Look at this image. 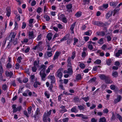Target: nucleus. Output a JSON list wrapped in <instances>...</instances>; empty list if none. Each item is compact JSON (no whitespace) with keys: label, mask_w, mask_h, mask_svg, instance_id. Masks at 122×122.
<instances>
[{"label":"nucleus","mask_w":122,"mask_h":122,"mask_svg":"<svg viewBox=\"0 0 122 122\" xmlns=\"http://www.w3.org/2000/svg\"><path fill=\"white\" fill-rule=\"evenodd\" d=\"M15 36L16 34L14 32H11L10 33V35L6 37V39L4 41V42H5V43L7 40H9L10 42H13L14 40Z\"/></svg>","instance_id":"f257e3e1"},{"label":"nucleus","mask_w":122,"mask_h":122,"mask_svg":"<svg viewBox=\"0 0 122 122\" xmlns=\"http://www.w3.org/2000/svg\"><path fill=\"white\" fill-rule=\"evenodd\" d=\"M52 110L51 109L49 111H46V112H45L44 114L43 117V120L44 122H47V117L51 115Z\"/></svg>","instance_id":"f03ea898"},{"label":"nucleus","mask_w":122,"mask_h":122,"mask_svg":"<svg viewBox=\"0 0 122 122\" xmlns=\"http://www.w3.org/2000/svg\"><path fill=\"white\" fill-rule=\"evenodd\" d=\"M63 69L62 68H60L56 72V74L55 75L56 76L59 78L60 79H61L62 76V74L61 71H63Z\"/></svg>","instance_id":"7ed1b4c3"},{"label":"nucleus","mask_w":122,"mask_h":122,"mask_svg":"<svg viewBox=\"0 0 122 122\" xmlns=\"http://www.w3.org/2000/svg\"><path fill=\"white\" fill-rule=\"evenodd\" d=\"M92 23L94 25H97L100 27H104V26H106V25L105 24L103 23L101 21H93L92 22Z\"/></svg>","instance_id":"20e7f679"},{"label":"nucleus","mask_w":122,"mask_h":122,"mask_svg":"<svg viewBox=\"0 0 122 122\" xmlns=\"http://www.w3.org/2000/svg\"><path fill=\"white\" fill-rule=\"evenodd\" d=\"M58 18L64 23H66L67 22V20L65 16L63 14H62L58 16Z\"/></svg>","instance_id":"39448f33"},{"label":"nucleus","mask_w":122,"mask_h":122,"mask_svg":"<svg viewBox=\"0 0 122 122\" xmlns=\"http://www.w3.org/2000/svg\"><path fill=\"white\" fill-rule=\"evenodd\" d=\"M47 66L44 65H41L38 68L39 70H41L40 72H45L46 69L47 68Z\"/></svg>","instance_id":"423d86ee"},{"label":"nucleus","mask_w":122,"mask_h":122,"mask_svg":"<svg viewBox=\"0 0 122 122\" xmlns=\"http://www.w3.org/2000/svg\"><path fill=\"white\" fill-rule=\"evenodd\" d=\"M40 75L41 77V80L43 81H45L46 79V76L45 72H40Z\"/></svg>","instance_id":"0eeeda50"},{"label":"nucleus","mask_w":122,"mask_h":122,"mask_svg":"<svg viewBox=\"0 0 122 122\" xmlns=\"http://www.w3.org/2000/svg\"><path fill=\"white\" fill-rule=\"evenodd\" d=\"M48 78H49L51 80V83H54L55 82V77L54 76L49 75L48 76Z\"/></svg>","instance_id":"6e6552de"},{"label":"nucleus","mask_w":122,"mask_h":122,"mask_svg":"<svg viewBox=\"0 0 122 122\" xmlns=\"http://www.w3.org/2000/svg\"><path fill=\"white\" fill-rule=\"evenodd\" d=\"M112 11H108V13H107L106 15V18L107 19H108L110 17H111L112 14Z\"/></svg>","instance_id":"1a4fd4ad"},{"label":"nucleus","mask_w":122,"mask_h":122,"mask_svg":"<svg viewBox=\"0 0 122 122\" xmlns=\"http://www.w3.org/2000/svg\"><path fill=\"white\" fill-rule=\"evenodd\" d=\"M104 81L105 83L106 84L111 83L112 82V81L108 76H107L105 80Z\"/></svg>","instance_id":"9d476101"},{"label":"nucleus","mask_w":122,"mask_h":122,"mask_svg":"<svg viewBox=\"0 0 122 122\" xmlns=\"http://www.w3.org/2000/svg\"><path fill=\"white\" fill-rule=\"evenodd\" d=\"M118 3L117 2H115L112 1L110 3L109 5L111 6H113V7H114L117 5Z\"/></svg>","instance_id":"9b49d317"},{"label":"nucleus","mask_w":122,"mask_h":122,"mask_svg":"<svg viewBox=\"0 0 122 122\" xmlns=\"http://www.w3.org/2000/svg\"><path fill=\"white\" fill-rule=\"evenodd\" d=\"M29 34V39H32L35 38V36L34 35L33 32V31L30 32Z\"/></svg>","instance_id":"f8f14e48"},{"label":"nucleus","mask_w":122,"mask_h":122,"mask_svg":"<svg viewBox=\"0 0 122 122\" xmlns=\"http://www.w3.org/2000/svg\"><path fill=\"white\" fill-rule=\"evenodd\" d=\"M39 60H35L34 62V65L36 67H39Z\"/></svg>","instance_id":"ddd939ff"},{"label":"nucleus","mask_w":122,"mask_h":122,"mask_svg":"<svg viewBox=\"0 0 122 122\" xmlns=\"http://www.w3.org/2000/svg\"><path fill=\"white\" fill-rule=\"evenodd\" d=\"M121 96L120 95L117 96V97L116 99H115L114 101V102L115 104L117 103L118 102H120L121 100Z\"/></svg>","instance_id":"4468645a"},{"label":"nucleus","mask_w":122,"mask_h":122,"mask_svg":"<svg viewBox=\"0 0 122 122\" xmlns=\"http://www.w3.org/2000/svg\"><path fill=\"white\" fill-rule=\"evenodd\" d=\"M39 115L38 114L35 113L34 115H32L31 117L32 118H34V120L35 121H37L38 120Z\"/></svg>","instance_id":"2eb2a0df"},{"label":"nucleus","mask_w":122,"mask_h":122,"mask_svg":"<svg viewBox=\"0 0 122 122\" xmlns=\"http://www.w3.org/2000/svg\"><path fill=\"white\" fill-rule=\"evenodd\" d=\"M108 76H106L104 74H100L99 76L101 79L102 80H104Z\"/></svg>","instance_id":"dca6fc26"},{"label":"nucleus","mask_w":122,"mask_h":122,"mask_svg":"<svg viewBox=\"0 0 122 122\" xmlns=\"http://www.w3.org/2000/svg\"><path fill=\"white\" fill-rule=\"evenodd\" d=\"M5 74L7 76H10V77L11 78L12 76L13 73L11 71L9 72L7 71H6L5 72Z\"/></svg>","instance_id":"f3484780"},{"label":"nucleus","mask_w":122,"mask_h":122,"mask_svg":"<svg viewBox=\"0 0 122 122\" xmlns=\"http://www.w3.org/2000/svg\"><path fill=\"white\" fill-rule=\"evenodd\" d=\"M71 111L72 112L75 113L77 112L78 111V110L77 109V107L75 106L72 108Z\"/></svg>","instance_id":"a211bd4d"},{"label":"nucleus","mask_w":122,"mask_h":122,"mask_svg":"<svg viewBox=\"0 0 122 122\" xmlns=\"http://www.w3.org/2000/svg\"><path fill=\"white\" fill-rule=\"evenodd\" d=\"M122 54V49H121L118 50V51L115 54V56L118 57L120 56V55Z\"/></svg>","instance_id":"6ab92c4d"},{"label":"nucleus","mask_w":122,"mask_h":122,"mask_svg":"<svg viewBox=\"0 0 122 122\" xmlns=\"http://www.w3.org/2000/svg\"><path fill=\"white\" fill-rule=\"evenodd\" d=\"M60 54V53H59L58 51H56L54 55L53 58V60H55L56 59H57Z\"/></svg>","instance_id":"aec40b11"},{"label":"nucleus","mask_w":122,"mask_h":122,"mask_svg":"<svg viewBox=\"0 0 122 122\" xmlns=\"http://www.w3.org/2000/svg\"><path fill=\"white\" fill-rule=\"evenodd\" d=\"M96 34L99 36H104L105 35V32L103 31H101V32L97 31L96 32Z\"/></svg>","instance_id":"412c9836"},{"label":"nucleus","mask_w":122,"mask_h":122,"mask_svg":"<svg viewBox=\"0 0 122 122\" xmlns=\"http://www.w3.org/2000/svg\"><path fill=\"white\" fill-rule=\"evenodd\" d=\"M6 10L7 13L6 15L7 16L9 17L11 13L10 8H9L8 7L6 9Z\"/></svg>","instance_id":"4be33fe9"},{"label":"nucleus","mask_w":122,"mask_h":122,"mask_svg":"<svg viewBox=\"0 0 122 122\" xmlns=\"http://www.w3.org/2000/svg\"><path fill=\"white\" fill-rule=\"evenodd\" d=\"M118 74L116 71H113L112 73V75L114 77H116L118 76Z\"/></svg>","instance_id":"5701e85b"},{"label":"nucleus","mask_w":122,"mask_h":122,"mask_svg":"<svg viewBox=\"0 0 122 122\" xmlns=\"http://www.w3.org/2000/svg\"><path fill=\"white\" fill-rule=\"evenodd\" d=\"M71 58L70 57H69L68 58L67 60V62L68 63L67 64V66H72V65L71 64Z\"/></svg>","instance_id":"b1692460"},{"label":"nucleus","mask_w":122,"mask_h":122,"mask_svg":"<svg viewBox=\"0 0 122 122\" xmlns=\"http://www.w3.org/2000/svg\"><path fill=\"white\" fill-rule=\"evenodd\" d=\"M52 35V34L51 33H50L47 34L46 37L48 40L50 41L51 39Z\"/></svg>","instance_id":"393cba45"},{"label":"nucleus","mask_w":122,"mask_h":122,"mask_svg":"<svg viewBox=\"0 0 122 122\" xmlns=\"http://www.w3.org/2000/svg\"><path fill=\"white\" fill-rule=\"evenodd\" d=\"M8 85H7L6 84H3L2 86V89L4 90H6L8 88Z\"/></svg>","instance_id":"a878e982"},{"label":"nucleus","mask_w":122,"mask_h":122,"mask_svg":"<svg viewBox=\"0 0 122 122\" xmlns=\"http://www.w3.org/2000/svg\"><path fill=\"white\" fill-rule=\"evenodd\" d=\"M75 23H73V24H72L71 26V27L70 28L71 30L72 31V33H74L73 29L74 28L75 25Z\"/></svg>","instance_id":"bb28decb"},{"label":"nucleus","mask_w":122,"mask_h":122,"mask_svg":"<svg viewBox=\"0 0 122 122\" xmlns=\"http://www.w3.org/2000/svg\"><path fill=\"white\" fill-rule=\"evenodd\" d=\"M108 7V4H103L102 5V6H101L100 7L99 9L102 10L103 8H104L105 9L107 8Z\"/></svg>","instance_id":"cd10ccee"},{"label":"nucleus","mask_w":122,"mask_h":122,"mask_svg":"<svg viewBox=\"0 0 122 122\" xmlns=\"http://www.w3.org/2000/svg\"><path fill=\"white\" fill-rule=\"evenodd\" d=\"M106 121V119L104 117L100 118L99 121V122H105Z\"/></svg>","instance_id":"c85d7f7f"},{"label":"nucleus","mask_w":122,"mask_h":122,"mask_svg":"<svg viewBox=\"0 0 122 122\" xmlns=\"http://www.w3.org/2000/svg\"><path fill=\"white\" fill-rule=\"evenodd\" d=\"M92 34V32L91 30H89L88 31H86L85 33V35L87 36H90Z\"/></svg>","instance_id":"c756f323"},{"label":"nucleus","mask_w":122,"mask_h":122,"mask_svg":"<svg viewBox=\"0 0 122 122\" xmlns=\"http://www.w3.org/2000/svg\"><path fill=\"white\" fill-rule=\"evenodd\" d=\"M70 67L68 68V72L69 73L72 74L73 73V70L72 69V66H69Z\"/></svg>","instance_id":"7c9ffc66"},{"label":"nucleus","mask_w":122,"mask_h":122,"mask_svg":"<svg viewBox=\"0 0 122 122\" xmlns=\"http://www.w3.org/2000/svg\"><path fill=\"white\" fill-rule=\"evenodd\" d=\"M29 91H30V90L27 89L26 90L25 92L23 93V96H28V93Z\"/></svg>","instance_id":"2f4dec72"},{"label":"nucleus","mask_w":122,"mask_h":122,"mask_svg":"<svg viewBox=\"0 0 122 122\" xmlns=\"http://www.w3.org/2000/svg\"><path fill=\"white\" fill-rule=\"evenodd\" d=\"M44 18L46 19V21H49L50 19L49 16L46 15H44Z\"/></svg>","instance_id":"473e14b6"},{"label":"nucleus","mask_w":122,"mask_h":122,"mask_svg":"<svg viewBox=\"0 0 122 122\" xmlns=\"http://www.w3.org/2000/svg\"><path fill=\"white\" fill-rule=\"evenodd\" d=\"M97 42L98 43L101 45L102 44L104 43L103 39V38H101L99 41H98Z\"/></svg>","instance_id":"72a5a7b5"},{"label":"nucleus","mask_w":122,"mask_h":122,"mask_svg":"<svg viewBox=\"0 0 122 122\" xmlns=\"http://www.w3.org/2000/svg\"><path fill=\"white\" fill-rule=\"evenodd\" d=\"M120 10V9H117V8H116L115 9L113 10V11H113V16H114L115 15L116 13L119 10Z\"/></svg>","instance_id":"f704fd0d"},{"label":"nucleus","mask_w":122,"mask_h":122,"mask_svg":"<svg viewBox=\"0 0 122 122\" xmlns=\"http://www.w3.org/2000/svg\"><path fill=\"white\" fill-rule=\"evenodd\" d=\"M87 48L90 50H92L93 49L92 45L90 44H89L87 45Z\"/></svg>","instance_id":"c9c22d12"},{"label":"nucleus","mask_w":122,"mask_h":122,"mask_svg":"<svg viewBox=\"0 0 122 122\" xmlns=\"http://www.w3.org/2000/svg\"><path fill=\"white\" fill-rule=\"evenodd\" d=\"M66 7L67 9L70 10L72 7V4H68L66 5Z\"/></svg>","instance_id":"e433bc0d"},{"label":"nucleus","mask_w":122,"mask_h":122,"mask_svg":"<svg viewBox=\"0 0 122 122\" xmlns=\"http://www.w3.org/2000/svg\"><path fill=\"white\" fill-rule=\"evenodd\" d=\"M117 118L121 122H122V117L119 114L117 115Z\"/></svg>","instance_id":"4c0bfd02"},{"label":"nucleus","mask_w":122,"mask_h":122,"mask_svg":"<svg viewBox=\"0 0 122 122\" xmlns=\"http://www.w3.org/2000/svg\"><path fill=\"white\" fill-rule=\"evenodd\" d=\"M107 64L108 65H111V59H109L108 60H106Z\"/></svg>","instance_id":"58836bf2"},{"label":"nucleus","mask_w":122,"mask_h":122,"mask_svg":"<svg viewBox=\"0 0 122 122\" xmlns=\"http://www.w3.org/2000/svg\"><path fill=\"white\" fill-rule=\"evenodd\" d=\"M12 67V65L10 63H7L6 65V67L8 69Z\"/></svg>","instance_id":"ea45409f"},{"label":"nucleus","mask_w":122,"mask_h":122,"mask_svg":"<svg viewBox=\"0 0 122 122\" xmlns=\"http://www.w3.org/2000/svg\"><path fill=\"white\" fill-rule=\"evenodd\" d=\"M81 13L80 12H77L75 15V16L77 17L78 18L80 17L81 15Z\"/></svg>","instance_id":"a19ab883"},{"label":"nucleus","mask_w":122,"mask_h":122,"mask_svg":"<svg viewBox=\"0 0 122 122\" xmlns=\"http://www.w3.org/2000/svg\"><path fill=\"white\" fill-rule=\"evenodd\" d=\"M81 98L84 100L85 102H86L89 100V98L88 97H86Z\"/></svg>","instance_id":"79ce46f5"},{"label":"nucleus","mask_w":122,"mask_h":122,"mask_svg":"<svg viewBox=\"0 0 122 122\" xmlns=\"http://www.w3.org/2000/svg\"><path fill=\"white\" fill-rule=\"evenodd\" d=\"M35 113L39 115H40L41 114L39 108H37L36 110Z\"/></svg>","instance_id":"37998d69"},{"label":"nucleus","mask_w":122,"mask_h":122,"mask_svg":"<svg viewBox=\"0 0 122 122\" xmlns=\"http://www.w3.org/2000/svg\"><path fill=\"white\" fill-rule=\"evenodd\" d=\"M28 113L29 114H30L31 113V111L32 110V107L31 106H30L27 109Z\"/></svg>","instance_id":"c03bdc74"},{"label":"nucleus","mask_w":122,"mask_h":122,"mask_svg":"<svg viewBox=\"0 0 122 122\" xmlns=\"http://www.w3.org/2000/svg\"><path fill=\"white\" fill-rule=\"evenodd\" d=\"M78 108L80 110H81L84 109V107L80 105L78 106Z\"/></svg>","instance_id":"a18cd8bd"},{"label":"nucleus","mask_w":122,"mask_h":122,"mask_svg":"<svg viewBox=\"0 0 122 122\" xmlns=\"http://www.w3.org/2000/svg\"><path fill=\"white\" fill-rule=\"evenodd\" d=\"M81 75L80 74H78L76 77V79L77 80H79L81 79Z\"/></svg>","instance_id":"49530a36"},{"label":"nucleus","mask_w":122,"mask_h":122,"mask_svg":"<svg viewBox=\"0 0 122 122\" xmlns=\"http://www.w3.org/2000/svg\"><path fill=\"white\" fill-rule=\"evenodd\" d=\"M74 42L73 43V45H76V43L78 41V40L76 38H74Z\"/></svg>","instance_id":"de8ad7c7"},{"label":"nucleus","mask_w":122,"mask_h":122,"mask_svg":"<svg viewBox=\"0 0 122 122\" xmlns=\"http://www.w3.org/2000/svg\"><path fill=\"white\" fill-rule=\"evenodd\" d=\"M3 69L2 67V64L0 62V72L1 73H3Z\"/></svg>","instance_id":"09e8293b"},{"label":"nucleus","mask_w":122,"mask_h":122,"mask_svg":"<svg viewBox=\"0 0 122 122\" xmlns=\"http://www.w3.org/2000/svg\"><path fill=\"white\" fill-rule=\"evenodd\" d=\"M83 69L85 68V66L84 64L82 63H81L79 65Z\"/></svg>","instance_id":"8fccbe9b"},{"label":"nucleus","mask_w":122,"mask_h":122,"mask_svg":"<svg viewBox=\"0 0 122 122\" xmlns=\"http://www.w3.org/2000/svg\"><path fill=\"white\" fill-rule=\"evenodd\" d=\"M32 71L33 72H36L37 69V68L36 67L34 66L32 67Z\"/></svg>","instance_id":"3c124183"},{"label":"nucleus","mask_w":122,"mask_h":122,"mask_svg":"<svg viewBox=\"0 0 122 122\" xmlns=\"http://www.w3.org/2000/svg\"><path fill=\"white\" fill-rule=\"evenodd\" d=\"M26 23L25 22H23L22 23V28L24 29L25 28L26 26Z\"/></svg>","instance_id":"603ef678"},{"label":"nucleus","mask_w":122,"mask_h":122,"mask_svg":"<svg viewBox=\"0 0 122 122\" xmlns=\"http://www.w3.org/2000/svg\"><path fill=\"white\" fill-rule=\"evenodd\" d=\"M101 48L103 50L105 51L106 49H107L106 45L105 44L103 45L102 47Z\"/></svg>","instance_id":"864d4df0"},{"label":"nucleus","mask_w":122,"mask_h":122,"mask_svg":"<svg viewBox=\"0 0 122 122\" xmlns=\"http://www.w3.org/2000/svg\"><path fill=\"white\" fill-rule=\"evenodd\" d=\"M47 46L48 47V48L47 49V50H51V48L50 47V44L49 43H47L46 44Z\"/></svg>","instance_id":"5fc2aeb1"},{"label":"nucleus","mask_w":122,"mask_h":122,"mask_svg":"<svg viewBox=\"0 0 122 122\" xmlns=\"http://www.w3.org/2000/svg\"><path fill=\"white\" fill-rule=\"evenodd\" d=\"M101 62V60H100L97 59L96 60L95 62V63L97 64H100Z\"/></svg>","instance_id":"6e6d98bb"},{"label":"nucleus","mask_w":122,"mask_h":122,"mask_svg":"<svg viewBox=\"0 0 122 122\" xmlns=\"http://www.w3.org/2000/svg\"><path fill=\"white\" fill-rule=\"evenodd\" d=\"M24 115H25L27 117H29V115L28 113L26 110H24Z\"/></svg>","instance_id":"4d7b16f0"},{"label":"nucleus","mask_w":122,"mask_h":122,"mask_svg":"<svg viewBox=\"0 0 122 122\" xmlns=\"http://www.w3.org/2000/svg\"><path fill=\"white\" fill-rule=\"evenodd\" d=\"M110 87L111 89L112 90H114L115 89V86L114 85H111L110 86Z\"/></svg>","instance_id":"13d9d810"},{"label":"nucleus","mask_w":122,"mask_h":122,"mask_svg":"<svg viewBox=\"0 0 122 122\" xmlns=\"http://www.w3.org/2000/svg\"><path fill=\"white\" fill-rule=\"evenodd\" d=\"M81 117L85 119H87L88 118V117L82 114Z\"/></svg>","instance_id":"bf43d9fd"},{"label":"nucleus","mask_w":122,"mask_h":122,"mask_svg":"<svg viewBox=\"0 0 122 122\" xmlns=\"http://www.w3.org/2000/svg\"><path fill=\"white\" fill-rule=\"evenodd\" d=\"M83 1L85 4H88L90 2V0H83Z\"/></svg>","instance_id":"052dcab7"},{"label":"nucleus","mask_w":122,"mask_h":122,"mask_svg":"<svg viewBox=\"0 0 122 122\" xmlns=\"http://www.w3.org/2000/svg\"><path fill=\"white\" fill-rule=\"evenodd\" d=\"M75 52H73L72 53V55L71 56V58L72 59H73L76 56Z\"/></svg>","instance_id":"680f3d73"},{"label":"nucleus","mask_w":122,"mask_h":122,"mask_svg":"<svg viewBox=\"0 0 122 122\" xmlns=\"http://www.w3.org/2000/svg\"><path fill=\"white\" fill-rule=\"evenodd\" d=\"M69 35L67 34L63 37L65 41L69 39Z\"/></svg>","instance_id":"e2e57ef3"},{"label":"nucleus","mask_w":122,"mask_h":122,"mask_svg":"<svg viewBox=\"0 0 122 122\" xmlns=\"http://www.w3.org/2000/svg\"><path fill=\"white\" fill-rule=\"evenodd\" d=\"M22 59V58L20 56L18 57V58L17 59V60L18 62L20 63L21 62V60Z\"/></svg>","instance_id":"0e129e2a"},{"label":"nucleus","mask_w":122,"mask_h":122,"mask_svg":"<svg viewBox=\"0 0 122 122\" xmlns=\"http://www.w3.org/2000/svg\"><path fill=\"white\" fill-rule=\"evenodd\" d=\"M79 100V99L77 97H74L73 99V100L74 102H76L78 101Z\"/></svg>","instance_id":"69168bd1"},{"label":"nucleus","mask_w":122,"mask_h":122,"mask_svg":"<svg viewBox=\"0 0 122 122\" xmlns=\"http://www.w3.org/2000/svg\"><path fill=\"white\" fill-rule=\"evenodd\" d=\"M28 81V79L27 78H25L23 80V82L25 83H26Z\"/></svg>","instance_id":"338daca9"},{"label":"nucleus","mask_w":122,"mask_h":122,"mask_svg":"<svg viewBox=\"0 0 122 122\" xmlns=\"http://www.w3.org/2000/svg\"><path fill=\"white\" fill-rule=\"evenodd\" d=\"M69 120L68 118L67 117L63 119L62 120L64 122H67Z\"/></svg>","instance_id":"774afa93"}]
</instances>
